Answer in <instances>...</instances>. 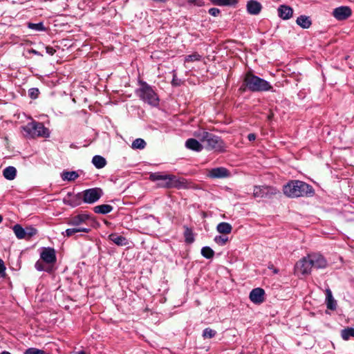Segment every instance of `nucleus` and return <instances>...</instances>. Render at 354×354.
Listing matches in <instances>:
<instances>
[{"instance_id": "6ab92c4d", "label": "nucleus", "mask_w": 354, "mask_h": 354, "mask_svg": "<svg viewBox=\"0 0 354 354\" xmlns=\"http://www.w3.org/2000/svg\"><path fill=\"white\" fill-rule=\"evenodd\" d=\"M262 6L259 2L250 0L247 3V10L251 15H258L261 10Z\"/></svg>"}, {"instance_id": "b1692460", "label": "nucleus", "mask_w": 354, "mask_h": 354, "mask_svg": "<svg viewBox=\"0 0 354 354\" xmlns=\"http://www.w3.org/2000/svg\"><path fill=\"white\" fill-rule=\"evenodd\" d=\"M109 239L118 245L123 246L127 244V241L125 237L119 236L115 234H111L109 236Z\"/></svg>"}, {"instance_id": "de8ad7c7", "label": "nucleus", "mask_w": 354, "mask_h": 354, "mask_svg": "<svg viewBox=\"0 0 354 354\" xmlns=\"http://www.w3.org/2000/svg\"><path fill=\"white\" fill-rule=\"evenodd\" d=\"M176 81H177L176 75H174V77H173V80H172V84L174 85H178V83Z\"/></svg>"}, {"instance_id": "864d4df0", "label": "nucleus", "mask_w": 354, "mask_h": 354, "mask_svg": "<svg viewBox=\"0 0 354 354\" xmlns=\"http://www.w3.org/2000/svg\"><path fill=\"white\" fill-rule=\"evenodd\" d=\"M272 116H273L272 113V114H270V115H269L268 116V120H271V119L272 118Z\"/></svg>"}, {"instance_id": "79ce46f5", "label": "nucleus", "mask_w": 354, "mask_h": 354, "mask_svg": "<svg viewBox=\"0 0 354 354\" xmlns=\"http://www.w3.org/2000/svg\"><path fill=\"white\" fill-rule=\"evenodd\" d=\"M35 268L39 271L46 270L43 262L37 261L35 265Z\"/></svg>"}, {"instance_id": "4468645a", "label": "nucleus", "mask_w": 354, "mask_h": 354, "mask_svg": "<svg viewBox=\"0 0 354 354\" xmlns=\"http://www.w3.org/2000/svg\"><path fill=\"white\" fill-rule=\"evenodd\" d=\"M310 262L312 263L313 268L319 269L326 267L327 262L324 257L320 254H312L308 255Z\"/></svg>"}, {"instance_id": "c9c22d12", "label": "nucleus", "mask_w": 354, "mask_h": 354, "mask_svg": "<svg viewBox=\"0 0 354 354\" xmlns=\"http://www.w3.org/2000/svg\"><path fill=\"white\" fill-rule=\"evenodd\" d=\"M28 27L35 31H44L46 30L43 23L39 22L38 24L28 23Z\"/></svg>"}, {"instance_id": "7ed1b4c3", "label": "nucleus", "mask_w": 354, "mask_h": 354, "mask_svg": "<svg viewBox=\"0 0 354 354\" xmlns=\"http://www.w3.org/2000/svg\"><path fill=\"white\" fill-rule=\"evenodd\" d=\"M243 85L252 92L268 91L272 88L268 82L254 75L251 72L245 74Z\"/></svg>"}, {"instance_id": "6e6552de", "label": "nucleus", "mask_w": 354, "mask_h": 354, "mask_svg": "<svg viewBox=\"0 0 354 354\" xmlns=\"http://www.w3.org/2000/svg\"><path fill=\"white\" fill-rule=\"evenodd\" d=\"M103 192L100 188H91L84 190L82 192L83 202L86 203H94L102 196Z\"/></svg>"}, {"instance_id": "8fccbe9b", "label": "nucleus", "mask_w": 354, "mask_h": 354, "mask_svg": "<svg viewBox=\"0 0 354 354\" xmlns=\"http://www.w3.org/2000/svg\"><path fill=\"white\" fill-rule=\"evenodd\" d=\"M75 354H86L85 351L82 350L78 352H76Z\"/></svg>"}, {"instance_id": "0eeeda50", "label": "nucleus", "mask_w": 354, "mask_h": 354, "mask_svg": "<svg viewBox=\"0 0 354 354\" xmlns=\"http://www.w3.org/2000/svg\"><path fill=\"white\" fill-rule=\"evenodd\" d=\"M279 193L277 188L270 186H254L253 189V196L255 198H270Z\"/></svg>"}, {"instance_id": "f8f14e48", "label": "nucleus", "mask_w": 354, "mask_h": 354, "mask_svg": "<svg viewBox=\"0 0 354 354\" xmlns=\"http://www.w3.org/2000/svg\"><path fill=\"white\" fill-rule=\"evenodd\" d=\"M63 202L64 204L69 205L72 207L78 206L83 202L82 192L76 194L68 192L64 198Z\"/></svg>"}, {"instance_id": "e433bc0d", "label": "nucleus", "mask_w": 354, "mask_h": 354, "mask_svg": "<svg viewBox=\"0 0 354 354\" xmlns=\"http://www.w3.org/2000/svg\"><path fill=\"white\" fill-rule=\"evenodd\" d=\"M201 56L198 53H194L192 55H187L185 58V62H193L196 61H199L201 60Z\"/></svg>"}, {"instance_id": "ea45409f", "label": "nucleus", "mask_w": 354, "mask_h": 354, "mask_svg": "<svg viewBox=\"0 0 354 354\" xmlns=\"http://www.w3.org/2000/svg\"><path fill=\"white\" fill-rule=\"evenodd\" d=\"M214 240L217 244L220 245H223L228 241V238L226 237L225 235H220L216 236Z\"/></svg>"}, {"instance_id": "ddd939ff", "label": "nucleus", "mask_w": 354, "mask_h": 354, "mask_svg": "<svg viewBox=\"0 0 354 354\" xmlns=\"http://www.w3.org/2000/svg\"><path fill=\"white\" fill-rule=\"evenodd\" d=\"M230 171L225 167H220L208 170L207 176L211 178H225L230 177Z\"/></svg>"}, {"instance_id": "6e6d98bb", "label": "nucleus", "mask_w": 354, "mask_h": 354, "mask_svg": "<svg viewBox=\"0 0 354 354\" xmlns=\"http://www.w3.org/2000/svg\"><path fill=\"white\" fill-rule=\"evenodd\" d=\"M3 217L0 215V221H2Z\"/></svg>"}, {"instance_id": "7c9ffc66", "label": "nucleus", "mask_w": 354, "mask_h": 354, "mask_svg": "<svg viewBox=\"0 0 354 354\" xmlns=\"http://www.w3.org/2000/svg\"><path fill=\"white\" fill-rule=\"evenodd\" d=\"M79 177L76 171H63L62 174V178L64 180L73 181Z\"/></svg>"}, {"instance_id": "412c9836", "label": "nucleus", "mask_w": 354, "mask_h": 354, "mask_svg": "<svg viewBox=\"0 0 354 354\" xmlns=\"http://www.w3.org/2000/svg\"><path fill=\"white\" fill-rule=\"evenodd\" d=\"M296 23L298 26L304 29L310 28V26L312 24V21L310 17L306 15H301L299 17H297Z\"/></svg>"}, {"instance_id": "4c0bfd02", "label": "nucleus", "mask_w": 354, "mask_h": 354, "mask_svg": "<svg viewBox=\"0 0 354 354\" xmlns=\"http://www.w3.org/2000/svg\"><path fill=\"white\" fill-rule=\"evenodd\" d=\"M24 354H49L44 351V350H41L37 348H29L26 349L24 352Z\"/></svg>"}, {"instance_id": "dca6fc26", "label": "nucleus", "mask_w": 354, "mask_h": 354, "mask_svg": "<svg viewBox=\"0 0 354 354\" xmlns=\"http://www.w3.org/2000/svg\"><path fill=\"white\" fill-rule=\"evenodd\" d=\"M265 291L263 288H254L250 293V299L257 304H261L264 301Z\"/></svg>"}, {"instance_id": "cd10ccee", "label": "nucleus", "mask_w": 354, "mask_h": 354, "mask_svg": "<svg viewBox=\"0 0 354 354\" xmlns=\"http://www.w3.org/2000/svg\"><path fill=\"white\" fill-rule=\"evenodd\" d=\"M94 212L97 214H107L112 211L113 207L110 205L103 204L94 207Z\"/></svg>"}, {"instance_id": "49530a36", "label": "nucleus", "mask_w": 354, "mask_h": 354, "mask_svg": "<svg viewBox=\"0 0 354 354\" xmlns=\"http://www.w3.org/2000/svg\"><path fill=\"white\" fill-rule=\"evenodd\" d=\"M248 138L250 141H254L256 139V135L254 133H250L248 136Z\"/></svg>"}, {"instance_id": "72a5a7b5", "label": "nucleus", "mask_w": 354, "mask_h": 354, "mask_svg": "<svg viewBox=\"0 0 354 354\" xmlns=\"http://www.w3.org/2000/svg\"><path fill=\"white\" fill-rule=\"evenodd\" d=\"M145 146H146V142L143 139L137 138L132 142L131 147L133 149H142L145 147Z\"/></svg>"}, {"instance_id": "423d86ee", "label": "nucleus", "mask_w": 354, "mask_h": 354, "mask_svg": "<svg viewBox=\"0 0 354 354\" xmlns=\"http://www.w3.org/2000/svg\"><path fill=\"white\" fill-rule=\"evenodd\" d=\"M12 230L18 239L30 240L37 233L36 228L32 225L23 227L19 224H16L12 227Z\"/></svg>"}, {"instance_id": "37998d69", "label": "nucleus", "mask_w": 354, "mask_h": 354, "mask_svg": "<svg viewBox=\"0 0 354 354\" xmlns=\"http://www.w3.org/2000/svg\"><path fill=\"white\" fill-rule=\"evenodd\" d=\"M6 267L4 265V262L3 260L0 259V277H4L6 274L5 272Z\"/></svg>"}, {"instance_id": "f03ea898", "label": "nucleus", "mask_w": 354, "mask_h": 354, "mask_svg": "<svg viewBox=\"0 0 354 354\" xmlns=\"http://www.w3.org/2000/svg\"><path fill=\"white\" fill-rule=\"evenodd\" d=\"M194 136L198 138L202 142L206 143L205 148L208 150L223 151L224 143L217 136L203 130L195 131Z\"/></svg>"}, {"instance_id": "39448f33", "label": "nucleus", "mask_w": 354, "mask_h": 354, "mask_svg": "<svg viewBox=\"0 0 354 354\" xmlns=\"http://www.w3.org/2000/svg\"><path fill=\"white\" fill-rule=\"evenodd\" d=\"M25 132L31 138L48 137L49 131L44 125L38 122H31L24 127Z\"/></svg>"}, {"instance_id": "c756f323", "label": "nucleus", "mask_w": 354, "mask_h": 354, "mask_svg": "<svg viewBox=\"0 0 354 354\" xmlns=\"http://www.w3.org/2000/svg\"><path fill=\"white\" fill-rule=\"evenodd\" d=\"M214 4L219 6H235L238 3V0H210Z\"/></svg>"}, {"instance_id": "9b49d317", "label": "nucleus", "mask_w": 354, "mask_h": 354, "mask_svg": "<svg viewBox=\"0 0 354 354\" xmlns=\"http://www.w3.org/2000/svg\"><path fill=\"white\" fill-rule=\"evenodd\" d=\"M312 268V263L310 262L308 256L304 257L302 259L299 261L295 265L296 271L300 272L302 274H309L311 271Z\"/></svg>"}, {"instance_id": "5fc2aeb1", "label": "nucleus", "mask_w": 354, "mask_h": 354, "mask_svg": "<svg viewBox=\"0 0 354 354\" xmlns=\"http://www.w3.org/2000/svg\"><path fill=\"white\" fill-rule=\"evenodd\" d=\"M147 219H151V218H153V216L150 215L149 217H147L146 218Z\"/></svg>"}, {"instance_id": "aec40b11", "label": "nucleus", "mask_w": 354, "mask_h": 354, "mask_svg": "<svg viewBox=\"0 0 354 354\" xmlns=\"http://www.w3.org/2000/svg\"><path fill=\"white\" fill-rule=\"evenodd\" d=\"M185 146L187 149L195 151H201L203 149V146L194 138H189L185 142Z\"/></svg>"}, {"instance_id": "5701e85b", "label": "nucleus", "mask_w": 354, "mask_h": 354, "mask_svg": "<svg viewBox=\"0 0 354 354\" xmlns=\"http://www.w3.org/2000/svg\"><path fill=\"white\" fill-rule=\"evenodd\" d=\"M185 231H184V237H185V241L187 244H192L194 242L195 238H194V233L193 232V230L192 228L188 227L187 226H184Z\"/></svg>"}, {"instance_id": "4be33fe9", "label": "nucleus", "mask_w": 354, "mask_h": 354, "mask_svg": "<svg viewBox=\"0 0 354 354\" xmlns=\"http://www.w3.org/2000/svg\"><path fill=\"white\" fill-rule=\"evenodd\" d=\"M326 301L327 308L330 310H335L337 307L336 301L333 299L332 292L329 288L326 290Z\"/></svg>"}, {"instance_id": "a878e982", "label": "nucleus", "mask_w": 354, "mask_h": 354, "mask_svg": "<svg viewBox=\"0 0 354 354\" xmlns=\"http://www.w3.org/2000/svg\"><path fill=\"white\" fill-rule=\"evenodd\" d=\"M92 163L96 168L102 169L106 165V160L104 157L96 155L93 157Z\"/></svg>"}, {"instance_id": "2eb2a0df", "label": "nucleus", "mask_w": 354, "mask_h": 354, "mask_svg": "<svg viewBox=\"0 0 354 354\" xmlns=\"http://www.w3.org/2000/svg\"><path fill=\"white\" fill-rule=\"evenodd\" d=\"M352 14L351 9L348 6H340L335 8L333 15L337 20H344L348 18Z\"/></svg>"}, {"instance_id": "9d476101", "label": "nucleus", "mask_w": 354, "mask_h": 354, "mask_svg": "<svg viewBox=\"0 0 354 354\" xmlns=\"http://www.w3.org/2000/svg\"><path fill=\"white\" fill-rule=\"evenodd\" d=\"M40 258L47 264H54L57 261L55 250L50 247L43 248Z\"/></svg>"}, {"instance_id": "3c124183", "label": "nucleus", "mask_w": 354, "mask_h": 354, "mask_svg": "<svg viewBox=\"0 0 354 354\" xmlns=\"http://www.w3.org/2000/svg\"><path fill=\"white\" fill-rule=\"evenodd\" d=\"M30 53H32L33 54H35V55H38V52L37 50H33V49L30 50Z\"/></svg>"}, {"instance_id": "bb28decb", "label": "nucleus", "mask_w": 354, "mask_h": 354, "mask_svg": "<svg viewBox=\"0 0 354 354\" xmlns=\"http://www.w3.org/2000/svg\"><path fill=\"white\" fill-rule=\"evenodd\" d=\"M232 226L229 223H219L216 227L217 231L220 234H228L232 231Z\"/></svg>"}, {"instance_id": "1a4fd4ad", "label": "nucleus", "mask_w": 354, "mask_h": 354, "mask_svg": "<svg viewBox=\"0 0 354 354\" xmlns=\"http://www.w3.org/2000/svg\"><path fill=\"white\" fill-rule=\"evenodd\" d=\"M165 177L168 178L169 179L161 180L158 183L159 186L167 188H180L185 185V183L183 182V180L180 178H178L176 176L165 174Z\"/></svg>"}, {"instance_id": "2f4dec72", "label": "nucleus", "mask_w": 354, "mask_h": 354, "mask_svg": "<svg viewBox=\"0 0 354 354\" xmlns=\"http://www.w3.org/2000/svg\"><path fill=\"white\" fill-rule=\"evenodd\" d=\"M341 337L344 340H348L350 337H354V328H346L341 331Z\"/></svg>"}, {"instance_id": "393cba45", "label": "nucleus", "mask_w": 354, "mask_h": 354, "mask_svg": "<svg viewBox=\"0 0 354 354\" xmlns=\"http://www.w3.org/2000/svg\"><path fill=\"white\" fill-rule=\"evenodd\" d=\"M16 174L17 169H15V167L12 166L6 167V169H4L3 171V175L5 177V178L9 180L15 179V178L16 177Z\"/></svg>"}, {"instance_id": "f704fd0d", "label": "nucleus", "mask_w": 354, "mask_h": 354, "mask_svg": "<svg viewBox=\"0 0 354 354\" xmlns=\"http://www.w3.org/2000/svg\"><path fill=\"white\" fill-rule=\"evenodd\" d=\"M165 174H162L159 172L152 173L149 176V179L152 181H161L162 180L169 179L168 178L165 177Z\"/></svg>"}, {"instance_id": "f257e3e1", "label": "nucleus", "mask_w": 354, "mask_h": 354, "mask_svg": "<svg viewBox=\"0 0 354 354\" xmlns=\"http://www.w3.org/2000/svg\"><path fill=\"white\" fill-rule=\"evenodd\" d=\"M284 195L289 198H298L312 196L314 193L313 187L300 180H290L283 187Z\"/></svg>"}, {"instance_id": "f3484780", "label": "nucleus", "mask_w": 354, "mask_h": 354, "mask_svg": "<svg viewBox=\"0 0 354 354\" xmlns=\"http://www.w3.org/2000/svg\"><path fill=\"white\" fill-rule=\"evenodd\" d=\"M81 223H74L73 227L68 228L65 231V235L67 236H72L80 232L88 233L90 231V229L82 227Z\"/></svg>"}, {"instance_id": "58836bf2", "label": "nucleus", "mask_w": 354, "mask_h": 354, "mask_svg": "<svg viewBox=\"0 0 354 354\" xmlns=\"http://www.w3.org/2000/svg\"><path fill=\"white\" fill-rule=\"evenodd\" d=\"M216 332L210 328H206L203 332L204 338H212L215 336Z\"/></svg>"}, {"instance_id": "c85d7f7f", "label": "nucleus", "mask_w": 354, "mask_h": 354, "mask_svg": "<svg viewBox=\"0 0 354 354\" xmlns=\"http://www.w3.org/2000/svg\"><path fill=\"white\" fill-rule=\"evenodd\" d=\"M95 218L92 217V214L87 212H82L75 217V221H94Z\"/></svg>"}, {"instance_id": "a18cd8bd", "label": "nucleus", "mask_w": 354, "mask_h": 354, "mask_svg": "<svg viewBox=\"0 0 354 354\" xmlns=\"http://www.w3.org/2000/svg\"><path fill=\"white\" fill-rule=\"evenodd\" d=\"M46 51L50 55H53L56 52V50L51 46H46Z\"/></svg>"}, {"instance_id": "a19ab883", "label": "nucleus", "mask_w": 354, "mask_h": 354, "mask_svg": "<svg viewBox=\"0 0 354 354\" xmlns=\"http://www.w3.org/2000/svg\"><path fill=\"white\" fill-rule=\"evenodd\" d=\"M39 94V91L37 88H32L29 89L28 91V95L30 98L32 99H36L38 97V95Z\"/></svg>"}, {"instance_id": "603ef678", "label": "nucleus", "mask_w": 354, "mask_h": 354, "mask_svg": "<svg viewBox=\"0 0 354 354\" xmlns=\"http://www.w3.org/2000/svg\"><path fill=\"white\" fill-rule=\"evenodd\" d=\"M0 354H11V353L8 351H4L1 352Z\"/></svg>"}, {"instance_id": "09e8293b", "label": "nucleus", "mask_w": 354, "mask_h": 354, "mask_svg": "<svg viewBox=\"0 0 354 354\" xmlns=\"http://www.w3.org/2000/svg\"><path fill=\"white\" fill-rule=\"evenodd\" d=\"M269 268H270V269H272V271H273V273H274V274H277V273H278V272H279L278 269L274 268L273 266H269Z\"/></svg>"}, {"instance_id": "473e14b6", "label": "nucleus", "mask_w": 354, "mask_h": 354, "mask_svg": "<svg viewBox=\"0 0 354 354\" xmlns=\"http://www.w3.org/2000/svg\"><path fill=\"white\" fill-rule=\"evenodd\" d=\"M201 254L206 259H212L214 256V252L211 248L205 246L201 249Z\"/></svg>"}, {"instance_id": "20e7f679", "label": "nucleus", "mask_w": 354, "mask_h": 354, "mask_svg": "<svg viewBox=\"0 0 354 354\" xmlns=\"http://www.w3.org/2000/svg\"><path fill=\"white\" fill-rule=\"evenodd\" d=\"M140 87L136 91L137 95L144 102L149 104L156 106L159 99L152 87L145 82H140Z\"/></svg>"}, {"instance_id": "a211bd4d", "label": "nucleus", "mask_w": 354, "mask_h": 354, "mask_svg": "<svg viewBox=\"0 0 354 354\" xmlns=\"http://www.w3.org/2000/svg\"><path fill=\"white\" fill-rule=\"evenodd\" d=\"M278 15L279 17L284 20L289 19L292 17L293 10L291 7L286 5H281L278 8Z\"/></svg>"}, {"instance_id": "c03bdc74", "label": "nucleus", "mask_w": 354, "mask_h": 354, "mask_svg": "<svg viewBox=\"0 0 354 354\" xmlns=\"http://www.w3.org/2000/svg\"><path fill=\"white\" fill-rule=\"evenodd\" d=\"M208 12L209 15L216 17L220 13V10L218 8H212L209 10Z\"/></svg>"}]
</instances>
